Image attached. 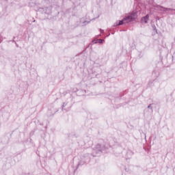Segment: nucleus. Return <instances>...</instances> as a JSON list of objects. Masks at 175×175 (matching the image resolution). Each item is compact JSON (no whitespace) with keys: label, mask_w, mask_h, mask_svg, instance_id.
Masks as SVG:
<instances>
[{"label":"nucleus","mask_w":175,"mask_h":175,"mask_svg":"<svg viewBox=\"0 0 175 175\" xmlns=\"http://www.w3.org/2000/svg\"><path fill=\"white\" fill-rule=\"evenodd\" d=\"M135 18H137V13L134 12L131 14L126 16L123 20L120 21L118 25H122V24H126V23H131V21H133V20H135Z\"/></svg>","instance_id":"f257e3e1"},{"label":"nucleus","mask_w":175,"mask_h":175,"mask_svg":"<svg viewBox=\"0 0 175 175\" xmlns=\"http://www.w3.org/2000/svg\"><path fill=\"white\" fill-rule=\"evenodd\" d=\"M103 42H105V40L102 39L98 40V43H103Z\"/></svg>","instance_id":"7ed1b4c3"},{"label":"nucleus","mask_w":175,"mask_h":175,"mask_svg":"<svg viewBox=\"0 0 175 175\" xmlns=\"http://www.w3.org/2000/svg\"><path fill=\"white\" fill-rule=\"evenodd\" d=\"M100 31H102L103 32V30H100Z\"/></svg>","instance_id":"423d86ee"},{"label":"nucleus","mask_w":175,"mask_h":175,"mask_svg":"<svg viewBox=\"0 0 175 175\" xmlns=\"http://www.w3.org/2000/svg\"><path fill=\"white\" fill-rule=\"evenodd\" d=\"M163 10H164V12H167V11L170 10V9H169V8H163Z\"/></svg>","instance_id":"20e7f679"},{"label":"nucleus","mask_w":175,"mask_h":175,"mask_svg":"<svg viewBox=\"0 0 175 175\" xmlns=\"http://www.w3.org/2000/svg\"><path fill=\"white\" fill-rule=\"evenodd\" d=\"M149 19H150V16L147 14L146 16L142 18L141 23L142 24H147V23H148Z\"/></svg>","instance_id":"f03ea898"},{"label":"nucleus","mask_w":175,"mask_h":175,"mask_svg":"<svg viewBox=\"0 0 175 175\" xmlns=\"http://www.w3.org/2000/svg\"><path fill=\"white\" fill-rule=\"evenodd\" d=\"M148 109H150L151 107V105H148Z\"/></svg>","instance_id":"39448f33"}]
</instances>
